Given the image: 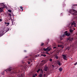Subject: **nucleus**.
<instances>
[{
	"label": "nucleus",
	"mask_w": 77,
	"mask_h": 77,
	"mask_svg": "<svg viewBox=\"0 0 77 77\" xmlns=\"http://www.w3.org/2000/svg\"><path fill=\"white\" fill-rule=\"evenodd\" d=\"M69 12L72 15H75V13H77V11L73 9H72L69 11Z\"/></svg>",
	"instance_id": "nucleus-1"
},
{
	"label": "nucleus",
	"mask_w": 77,
	"mask_h": 77,
	"mask_svg": "<svg viewBox=\"0 0 77 77\" xmlns=\"http://www.w3.org/2000/svg\"><path fill=\"white\" fill-rule=\"evenodd\" d=\"M68 31H66L64 32V34H65L66 36H69L70 35V33H68Z\"/></svg>",
	"instance_id": "nucleus-2"
},
{
	"label": "nucleus",
	"mask_w": 77,
	"mask_h": 77,
	"mask_svg": "<svg viewBox=\"0 0 77 77\" xmlns=\"http://www.w3.org/2000/svg\"><path fill=\"white\" fill-rule=\"evenodd\" d=\"M62 56L63 57V59L64 60H66V59L67 58V57H66V55H62Z\"/></svg>",
	"instance_id": "nucleus-3"
},
{
	"label": "nucleus",
	"mask_w": 77,
	"mask_h": 77,
	"mask_svg": "<svg viewBox=\"0 0 77 77\" xmlns=\"http://www.w3.org/2000/svg\"><path fill=\"white\" fill-rule=\"evenodd\" d=\"M74 25L75 27V23L74 22L71 23V25L72 26H73Z\"/></svg>",
	"instance_id": "nucleus-4"
},
{
	"label": "nucleus",
	"mask_w": 77,
	"mask_h": 77,
	"mask_svg": "<svg viewBox=\"0 0 77 77\" xmlns=\"http://www.w3.org/2000/svg\"><path fill=\"white\" fill-rule=\"evenodd\" d=\"M69 48H70L69 47H67V48L65 49L64 50H69Z\"/></svg>",
	"instance_id": "nucleus-5"
},
{
	"label": "nucleus",
	"mask_w": 77,
	"mask_h": 77,
	"mask_svg": "<svg viewBox=\"0 0 77 77\" xmlns=\"http://www.w3.org/2000/svg\"><path fill=\"white\" fill-rule=\"evenodd\" d=\"M58 47H61V48H63V47H64V46L63 45H58Z\"/></svg>",
	"instance_id": "nucleus-6"
},
{
	"label": "nucleus",
	"mask_w": 77,
	"mask_h": 77,
	"mask_svg": "<svg viewBox=\"0 0 77 77\" xmlns=\"http://www.w3.org/2000/svg\"><path fill=\"white\" fill-rule=\"evenodd\" d=\"M5 25L6 26H8L9 25V23H6V22H5Z\"/></svg>",
	"instance_id": "nucleus-7"
},
{
	"label": "nucleus",
	"mask_w": 77,
	"mask_h": 77,
	"mask_svg": "<svg viewBox=\"0 0 77 77\" xmlns=\"http://www.w3.org/2000/svg\"><path fill=\"white\" fill-rule=\"evenodd\" d=\"M54 57H55V58H56V59H58V58H59V57H58V56L56 54H55L54 55Z\"/></svg>",
	"instance_id": "nucleus-8"
},
{
	"label": "nucleus",
	"mask_w": 77,
	"mask_h": 77,
	"mask_svg": "<svg viewBox=\"0 0 77 77\" xmlns=\"http://www.w3.org/2000/svg\"><path fill=\"white\" fill-rule=\"evenodd\" d=\"M48 70V67L46 66L45 68V71H47V70Z\"/></svg>",
	"instance_id": "nucleus-9"
},
{
	"label": "nucleus",
	"mask_w": 77,
	"mask_h": 77,
	"mask_svg": "<svg viewBox=\"0 0 77 77\" xmlns=\"http://www.w3.org/2000/svg\"><path fill=\"white\" fill-rule=\"evenodd\" d=\"M57 64H58L59 66L62 65V64L60 63L59 61H58L57 62Z\"/></svg>",
	"instance_id": "nucleus-10"
},
{
	"label": "nucleus",
	"mask_w": 77,
	"mask_h": 77,
	"mask_svg": "<svg viewBox=\"0 0 77 77\" xmlns=\"http://www.w3.org/2000/svg\"><path fill=\"white\" fill-rule=\"evenodd\" d=\"M49 48L48 47L47 48H46L45 49V48H44V50L45 51H48V49Z\"/></svg>",
	"instance_id": "nucleus-11"
},
{
	"label": "nucleus",
	"mask_w": 77,
	"mask_h": 77,
	"mask_svg": "<svg viewBox=\"0 0 77 77\" xmlns=\"http://www.w3.org/2000/svg\"><path fill=\"white\" fill-rule=\"evenodd\" d=\"M59 70L60 71H62V69L61 68H60L59 69Z\"/></svg>",
	"instance_id": "nucleus-12"
},
{
	"label": "nucleus",
	"mask_w": 77,
	"mask_h": 77,
	"mask_svg": "<svg viewBox=\"0 0 77 77\" xmlns=\"http://www.w3.org/2000/svg\"><path fill=\"white\" fill-rule=\"evenodd\" d=\"M69 31L70 33H72V32H73V30L71 29L69 30Z\"/></svg>",
	"instance_id": "nucleus-13"
},
{
	"label": "nucleus",
	"mask_w": 77,
	"mask_h": 77,
	"mask_svg": "<svg viewBox=\"0 0 77 77\" xmlns=\"http://www.w3.org/2000/svg\"><path fill=\"white\" fill-rule=\"evenodd\" d=\"M65 36H66V34H63V35H62V38H64V37H65Z\"/></svg>",
	"instance_id": "nucleus-14"
},
{
	"label": "nucleus",
	"mask_w": 77,
	"mask_h": 77,
	"mask_svg": "<svg viewBox=\"0 0 77 77\" xmlns=\"http://www.w3.org/2000/svg\"><path fill=\"white\" fill-rule=\"evenodd\" d=\"M41 56H43L44 57H45V56H46V55H45V54H42L41 55Z\"/></svg>",
	"instance_id": "nucleus-15"
},
{
	"label": "nucleus",
	"mask_w": 77,
	"mask_h": 77,
	"mask_svg": "<svg viewBox=\"0 0 77 77\" xmlns=\"http://www.w3.org/2000/svg\"><path fill=\"white\" fill-rule=\"evenodd\" d=\"M51 48H50L49 49V48H48V51H51Z\"/></svg>",
	"instance_id": "nucleus-16"
},
{
	"label": "nucleus",
	"mask_w": 77,
	"mask_h": 77,
	"mask_svg": "<svg viewBox=\"0 0 77 77\" xmlns=\"http://www.w3.org/2000/svg\"><path fill=\"white\" fill-rule=\"evenodd\" d=\"M11 71V68H10L9 69H7L6 71Z\"/></svg>",
	"instance_id": "nucleus-17"
},
{
	"label": "nucleus",
	"mask_w": 77,
	"mask_h": 77,
	"mask_svg": "<svg viewBox=\"0 0 77 77\" xmlns=\"http://www.w3.org/2000/svg\"><path fill=\"white\" fill-rule=\"evenodd\" d=\"M39 77H42V74H41L40 75H39Z\"/></svg>",
	"instance_id": "nucleus-18"
},
{
	"label": "nucleus",
	"mask_w": 77,
	"mask_h": 77,
	"mask_svg": "<svg viewBox=\"0 0 77 77\" xmlns=\"http://www.w3.org/2000/svg\"><path fill=\"white\" fill-rule=\"evenodd\" d=\"M2 4L3 5H4V3H0V6H2Z\"/></svg>",
	"instance_id": "nucleus-19"
},
{
	"label": "nucleus",
	"mask_w": 77,
	"mask_h": 77,
	"mask_svg": "<svg viewBox=\"0 0 77 77\" xmlns=\"http://www.w3.org/2000/svg\"><path fill=\"white\" fill-rule=\"evenodd\" d=\"M20 8L21 9H22V11H23V7L22 6L20 7Z\"/></svg>",
	"instance_id": "nucleus-20"
},
{
	"label": "nucleus",
	"mask_w": 77,
	"mask_h": 77,
	"mask_svg": "<svg viewBox=\"0 0 77 77\" xmlns=\"http://www.w3.org/2000/svg\"><path fill=\"white\" fill-rule=\"evenodd\" d=\"M43 45H44V43H42L41 44V46H43Z\"/></svg>",
	"instance_id": "nucleus-21"
},
{
	"label": "nucleus",
	"mask_w": 77,
	"mask_h": 77,
	"mask_svg": "<svg viewBox=\"0 0 77 77\" xmlns=\"http://www.w3.org/2000/svg\"><path fill=\"white\" fill-rule=\"evenodd\" d=\"M8 12H10V13L12 12V11L10 10H8Z\"/></svg>",
	"instance_id": "nucleus-22"
},
{
	"label": "nucleus",
	"mask_w": 77,
	"mask_h": 77,
	"mask_svg": "<svg viewBox=\"0 0 77 77\" xmlns=\"http://www.w3.org/2000/svg\"><path fill=\"white\" fill-rule=\"evenodd\" d=\"M0 12H2V9L1 8H0Z\"/></svg>",
	"instance_id": "nucleus-23"
},
{
	"label": "nucleus",
	"mask_w": 77,
	"mask_h": 77,
	"mask_svg": "<svg viewBox=\"0 0 77 77\" xmlns=\"http://www.w3.org/2000/svg\"><path fill=\"white\" fill-rule=\"evenodd\" d=\"M40 71V69H39L38 70H37V72H38H38H39V71Z\"/></svg>",
	"instance_id": "nucleus-24"
},
{
	"label": "nucleus",
	"mask_w": 77,
	"mask_h": 77,
	"mask_svg": "<svg viewBox=\"0 0 77 77\" xmlns=\"http://www.w3.org/2000/svg\"><path fill=\"white\" fill-rule=\"evenodd\" d=\"M49 60H50V61L51 62H52V59H50Z\"/></svg>",
	"instance_id": "nucleus-25"
},
{
	"label": "nucleus",
	"mask_w": 77,
	"mask_h": 77,
	"mask_svg": "<svg viewBox=\"0 0 77 77\" xmlns=\"http://www.w3.org/2000/svg\"><path fill=\"white\" fill-rule=\"evenodd\" d=\"M39 56V55H36V57H38V56Z\"/></svg>",
	"instance_id": "nucleus-26"
},
{
	"label": "nucleus",
	"mask_w": 77,
	"mask_h": 77,
	"mask_svg": "<svg viewBox=\"0 0 77 77\" xmlns=\"http://www.w3.org/2000/svg\"><path fill=\"white\" fill-rule=\"evenodd\" d=\"M72 40H73V38H72L70 40V41H72Z\"/></svg>",
	"instance_id": "nucleus-27"
},
{
	"label": "nucleus",
	"mask_w": 77,
	"mask_h": 77,
	"mask_svg": "<svg viewBox=\"0 0 77 77\" xmlns=\"http://www.w3.org/2000/svg\"><path fill=\"white\" fill-rule=\"evenodd\" d=\"M9 15H10V16H11V13L9 14Z\"/></svg>",
	"instance_id": "nucleus-28"
},
{
	"label": "nucleus",
	"mask_w": 77,
	"mask_h": 77,
	"mask_svg": "<svg viewBox=\"0 0 77 77\" xmlns=\"http://www.w3.org/2000/svg\"><path fill=\"white\" fill-rule=\"evenodd\" d=\"M32 77H36V76L35 75H33Z\"/></svg>",
	"instance_id": "nucleus-29"
},
{
	"label": "nucleus",
	"mask_w": 77,
	"mask_h": 77,
	"mask_svg": "<svg viewBox=\"0 0 77 77\" xmlns=\"http://www.w3.org/2000/svg\"><path fill=\"white\" fill-rule=\"evenodd\" d=\"M2 21V19H0V22Z\"/></svg>",
	"instance_id": "nucleus-30"
},
{
	"label": "nucleus",
	"mask_w": 77,
	"mask_h": 77,
	"mask_svg": "<svg viewBox=\"0 0 77 77\" xmlns=\"http://www.w3.org/2000/svg\"><path fill=\"white\" fill-rule=\"evenodd\" d=\"M53 48H54H54H56V47H54Z\"/></svg>",
	"instance_id": "nucleus-31"
},
{
	"label": "nucleus",
	"mask_w": 77,
	"mask_h": 77,
	"mask_svg": "<svg viewBox=\"0 0 77 77\" xmlns=\"http://www.w3.org/2000/svg\"><path fill=\"white\" fill-rule=\"evenodd\" d=\"M35 76H37V74H35Z\"/></svg>",
	"instance_id": "nucleus-32"
},
{
	"label": "nucleus",
	"mask_w": 77,
	"mask_h": 77,
	"mask_svg": "<svg viewBox=\"0 0 77 77\" xmlns=\"http://www.w3.org/2000/svg\"><path fill=\"white\" fill-rule=\"evenodd\" d=\"M73 6H77V5H74Z\"/></svg>",
	"instance_id": "nucleus-33"
},
{
	"label": "nucleus",
	"mask_w": 77,
	"mask_h": 77,
	"mask_svg": "<svg viewBox=\"0 0 77 77\" xmlns=\"http://www.w3.org/2000/svg\"><path fill=\"white\" fill-rule=\"evenodd\" d=\"M46 54H49V53L48 52V53H46Z\"/></svg>",
	"instance_id": "nucleus-34"
},
{
	"label": "nucleus",
	"mask_w": 77,
	"mask_h": 77,
	"mask_svg": "<svg viewBox=\"0 0 77 77\" xmlns=\"http://www.w3.org/2000/svg\"><path fill=\"white\" fill-rule=\"evenodd\" d=\"M52 66L53 67H54V65H52Z\"/></svg>",
	"instance_id": "nucleus-35"
},
{
	"label": "nucleus",
	"mask_w": 77,
	"mask_h": 77,
	"mask_svg": "<svg viewBox=\"0 0 77 77\" xmlns=\"http://www.w3.org/2000/svg\"><path fill=\"white\" fill-rule=\"evenodd\" d=\"M46 44H48V42H46Z\"/></svg>",
	"instance_id": "nucleus-36"
},
{
	"label": "nucleus",
	"mask_w": 77,
	"mask_h": 77,
	"mask_svg": "<svg viewBox=\"0 0 77 77\" xmlns=\"http://www.w3.org/2000/svg\"><path fill=\"white\" fill-rule=\"evenodd\" d=\"M60 39H61V40H62V38H60Z\"/></svg>",
	"instance_id": "nucleus-37"
},
{
	"label": "nucleus",
	"mask_w": 77,
	"mask_h": 77,
	"mask_svg": "<svg viewBox=\"0 0 77 77\" xmlns=\"http://www.w3.org/2000/svg\"><path fill=\"white\" fill-rule=\"evenodd\" d=\"M24 52H26V51H24Z\"/></svg>",
	"instance_id": "nucleus-38"
},
{
	"label": "nucleus",
	"mask_w": 77,
	"mask_h": 77,
	"mask_svg": "<svg viewBox=\"0 0 77 77\" xmlns=\"http://www.w3.org/2000/svg\"><path fill=\"white\" fill-rule=\"evenodd\" d=\"M49 54V55H50V54L49 53V54Z\"/></svg>",
	"instance_id": "nucleus-39"
},
{
	"label": "nucleus",
	"mask_w": 77,
	"mask_h": 77,
	"mask_svg": "<svg viewBox=\"0 0 77 77\" xmlns=\"http://www.w3.org/2000/svg\"><path fill=\"white\" fill-rule=\"evenodd\" d=\"M3 35V34L2 35H1V36H2V35Z\"/></svg>",
	"instance_id": "nucleus-40"
},
{
	"label": "nucleus",
	"mask_w": 77,
	"mask_h": 77,
	"mask_svg": "<svg viewBox=\"0 0 77 77\" xmlns=\"http://www.w3.org/2000/svg\"><path fill=\"white\" fill-rule=\"evenodd\" d=\"M7 32V31L5 32V33H6V32Z\"/></svg>",
	"instance_id": "nucleus-41"
},
{
	"label": "nucleus",
	"mask_w": 77,
	"mask_h": 77,
	"mask_svg": "<svg viewBox=\"0 0 77 77\" xmlns=\"http://www.w3.org/2000/svg\"><path fill=\"white\" fill-rule=\"evenodd\" d=\"M53 53V52L52 53Z\"/></svg>",
	"instance_id": "nucleus-42"
}]
</instances>
